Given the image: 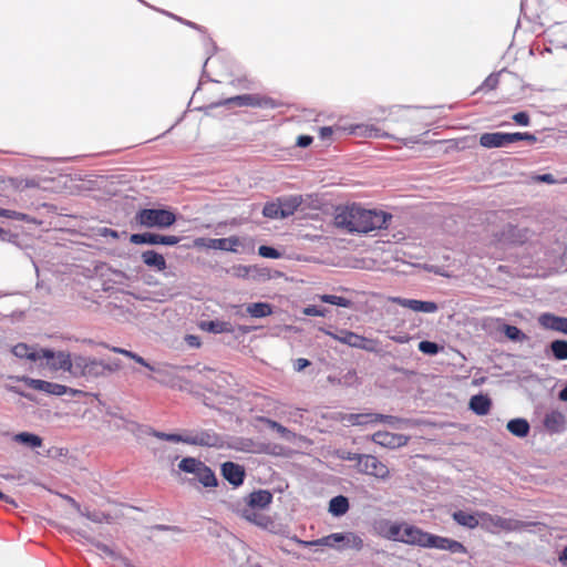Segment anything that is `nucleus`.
I'll return each instance as SVG.
<instances>
[{"instance_id":"nucleus-37","label":"nucleus","mask_w":567,"mask_h":567,"mask_svg":"<svg viewBox=\"0 0 567 567\" xmlns=\"http://www.w3.org/2000/svg\"><path fill=\"white\" fill-rule=\"evenodd\" d=\"M452 516L453 519L462 526L468 528H475L476 526H478V519L473 514L466 513L464 511H457L454 512Z\"/></svg>"},{"instance_id":"nucleus-48","label":"nucleus","mask_w":567,"mask_h":567,"mask_svg":"<svg viewBox=\"0 0 567 567\" xmlns=\"http://www.w3.org/2000/svg\"><path fill=\"white\" fill-rule=\"evenodd\" d=\"M361 340L362 341L358 342L360 346H355V348L362 349V350H365V351H369V352H377L378 351V344H379L378 340L369 339V338H365L363 336H361Z\"/></svg>"},{"instance_id":"nucleus-45","label":"nucleus","mask_w":567,"mask_h":567,"mask_svg":"<svg viewBox=\"0 0 567 567\" xmlns=\"http://www.w3.org/2000/svg\"><path fill=\"white\" fill-rule=\"evenodd\" d=\"M262 215L270 219L281 218L278 200L266 203L262 209Z\"/></svg>"},{"instance_id":"nucleus-43","label":"nucleus","mask_w":567,"mask_h":567,"mask_svg":"<svg viewBox=\"0 0 567 567\" xmlns=\"http://www.w3.org/2000/svg\"><path fill=\"white\" fill-rule=\"evenodd\" d=\"M553 355L557 360H567V341L555 340L550 343Z\"/></svg>"},{"instance_id":"nucleus-59","label":"nucleus","mask_w":567,"mask_h":567,"mask_svg":"<svg viewBox=\"0 0 567 567\" xmlns=\"http://www.w3.org/2000/svg\"><path fill=\"white\" fill-rule=\"evenodd\" d=\"M311 363L308 359H305V358H298L295 363H293V368L296 371H302L303 369H306L307 367H309Z\"/></svg>"},{"instance_id":"nucleus-32","label":"nucleus","mask_w":567,"mask_h":567,"mask_svg":"<svg viewBox=\"0 0 567 567\" xmlns=\"http://www.w3.org/2000/svg\"><path fill=\"white\" fill-rule=\"evenodd\" d=\"M200 328L212 333H230L234 328L229 322L220 320L206 321L200 324Z\"/></svg>"},{"instance_id":"nucleus-18","label":"nucleus","mask_w":567,"mask_h":567,"mask_svg":"<svg viewBox=\"0 0 567 567\" xmlns=\"http://www.w3.org/2000/svg\"><path fill=\"white\" fill-rule=\"evenodd\" d=\"M221 475L228 483L238 487L244 483L246 473L244 466L228 461L221 464Z\"/></svg>"},{"instance_id":"nucleus-19","label":"nucleus","mask_w":567,"mask_h":567,"mask_svg":"<svg viewBox=\"0 0 567 567\" xmlns=\"http://www.w3.org/2000/svg\"><path fill=\"white\" fill-rule=\"evenodd\" d=\"M392 301L401 307L408 308L415 312L433 313L436 312L439 307L433 301H422L416 299H405L401 297L392 298Z\"/></svg>"},{"instance_id":"nucleus-34","label":"nucleus","mask_w":567,"mask_h":567,"mask_svg":"<svg viewBox=\"0 0 567 567\" xmlns=\"http://www.w3.org/2000/svg\"><path fill=\"white\" fill-rule=\"evenodd\" d=\"M507 430L515 436L524 437L529 432V424L525 419H513L507 423Z\"/></svg>"},{"instance_id":"nucleus-38","label":"nucleus","mask_w":567,"mask_h":567,"mask_svg":"<svg viewBox=\"0 0 567 567\" xmlns=\"http://www.w3.org/2000/svg\"><path fill=\"white\" fill-rule=\"evenodd\" d=\"M14 441L18 443L25 444L30 447H40L42 445V439L29 432H22L14 436Z\"/></svg>"},{"instance_id":"nucleus-24","label":"nucleus","mask_w":567,"mask_h":567,"mask_svg":"<svg viewBox=\"0 0 567 567\" xmlns=\"http://www.w3.org/2000/svg\"><path fill=\"white\" fill-rule=\"evenodd\" d=\"M280 205V214L281 218L289 217L295 214V212L302 204V197L299 195L288 196V197H279L277 198Z\"/></svg>"},{"instance_id":"nucleus-17","label":"nucleus","mask_w":567,"mask_h":567,"mask_svg":"<svg viewBox=\"0 0 567 567\" xmlns=\"http://www.w3.org/2000/svg\"><path fill=\"white\" fill-rule=\"evenodd\" d=\"M349 422L352 425H362L368 423H378V422H384L389 424H395L400 420L392 415H384L380 413H358V414H350L349 415Z\"/></svg>"},{"instance_id":"nucleus-55","label":"nucleus","mask_w":567,"mask_h":567,"mask_svg":"<svg viewBox=\"0 0 567 567\" xmlns=\"http://www.w3.org/2000/svg\"><path fill=\"white\" fill-rule=\"evenodd\" d=\"M313 142L312 136L310 135H300L297 137L296 145L301 148H306L311 145Z\"/></svg>"},{"instance_id":"nucleus-22","label":"nucleus","mask_w":567,"mask_h":567,"mask_svg":"<svg viewBox=\"0 0 567 567\" xmlns=\"http://www.w3.org/2000/svg\"><path fill=\"white\" fill-rule=\"evenodd\" d=\"M527 229H520L513 225H507L502 231L498 240L508 244H523L527 240Z\"/></svg>"},{"instance_id":"nucleus-40","label":"nucleus","mask_w":567,"mask_h":567,"mask_svg":"<svg viewBox=\"0 0 567 567\" xmlns=\"http://www.w3.org/2000/svg\"><path fill=\"white\" fill-rule=\"evenodd\" d=\"M492 522L496 527H499L507 532L519 529L523 526V523H520L519 520L503 518L498 516L492 518Z\"/></svg>"},{"instance_id":"nucleus-5","label":"nucleus","mask_w":567,"mask_h":567,"mask_svg":"<svg viewBox=\"0 0 567 567\" xmlns=\"http://www.w3.org/2000/svg\"><path fill=\"white\" fill-rule=\"evenodd\" d=\"M118 368L104 363L96 359H86L84 357H76L74 359V377L99 378L105 375L107 372H113Z\"/></svg>"},{"instance_id":"nucleus-44","label":"nucleus","mask_w":567,"mask_h":567,"mask_svg":"<svg viewBox=\"0 0 567 567\" xmlns=\"http://www.w3.org/2000/svg\"><path fill=\"white\" fill-rule=\"evenodd\" d=\"M319 300L326 303L334 305L338 307L348 308L351 306V301L344 297L334 296V295H319Z\"/></svg>"},{"instance_id":"nucleus-52","label":"nucleus","mask_w":567,"mask_h":567,"mask_svg":"<svg viewBox=\"0 0 567 567\" xmlns=\"http://www.w3.org/2000/svg\"><path fill=\"white\" fill-rule=\"evenodd\" d=\"M258 254L265 258L276 259V258L280 257V252L277 249L269 247V246H260L258 248Z\"/></svg>"},{"instance_id":"nucleus-60","label":"nucleus","mask_w":567,"mask_h":567,"mask_svg":"<svg viewBox=\"0 0 567 567\" xmlns=\"http://www.w3.org/2000/svg\"><path fill=\"white\" fill-rule=\"evenodd\" d=\"M534 181L543 182V183H547V184L556 183V179L554 178V176L551 174L537 175L536 177H534Z\"/></svg>"},{"instance_id":"nucleus-39","label":"nucleus","mask_w":567,"mask_h":567,"mask_svg":"<svg viewBox=\"0 0 567 567\" xmlns=\"http://www.w3.org/2000/svg\"><path fill=\"white\" fill-rule=\"evenodd\" d=\"M106 348H109L112 352H115V353H120V354H123L132 360H134L136 363L150 369V370H155V367L151 365L148 362L145 361L144 358H142L141 355H138L137 353L135 352H132V351H128L126 349H122V348H118V347H109V346H105Z\"/></svg>"},{"instance_id":"nucleus-53","label":"nucleus","mask_w":567,"mask_h":567,"mask_svg":"<svg viewBox=\"0 0 567 567\" xmlns=\"http://www.w3.org/2000/svg\"><path fill=\"white\" fill-rule=\"evenodd\" d=\"M498 85V78L495 75H489L483 83L482 90L492 91L495 90Z\"/></svg>"},{"instance_id":"nucleus-56","label":"nucleus","mask_w":567,"mask_h":567,"mask_svg":"<svg viewBox=\"0 0 567 567\" xmlns=\"http://www.w3.org/2000/svg\"><path fill=\"white\" fill-rule=\"evenodd\" d=\"M332 134H333V130H332V127H330V126H323V127H320V128H319V137H320L322 141H328V142H330V141H331V137H332Z\"/></svg>"},{"instance_id":"nucleus-35","label":"nucleus","mask_w":567,"mask_h":567,"mask_svg":"<svg viewBox=\"0 0 567 567\" xmlns=\"http://www.w3.org/2000/svg\"><path fill=\"white\" fill-rule=\"evenodd\" d=\"M349 509V501L346 496L339 495L331 498L329 503V512L334 516L344 515Z\"/></svg>"},{"instance_id":"nucleus-36","label":"nucleus","mask_w":567,"mask_h":567,"mask_svg":"<svg viewBox=\"0 0 567 567\" xmlns=\"http://www.w3.org/2000/svg\"><path fill=\"white\" fill-rule=\"evenodd\" d=\"M246 311L254 318H264L272 313V307L267 302H254L247 306Z\"/></svg>"},{"instance_id":"nucleus-31","label":"nucleus","mask_w":567,"mask_h":567,"mask_svg":"<svg viewBox=\"0 0 567 567\" xmlns=\"http://www.w3.org/2000/svg\"><path fill=\"white\" fill-rule=\"evenodd\" d=\"M411 113L412 110L408 106H394L383 120L392 123L410 122Z\"/></svg>"},{"instance_id":"nucleus-16","label":"nucleus","mask_w":567,"mask_h":567,"mask_svg":"<svg viewBox=\"0 0 567 567\" xmlns=\"http://www.w3.org/2000/svg\"><path fill=\"white\" fill-rule=\"evenodd\" d=\"M176 368L171 364H162L159 367H155V370H152L156 373V375H150V379L155 382L168 386L175 388L178 385L179 378L175 374Z\"/></svg>"},{"instance_id":"nucleus-63","label":"nucleus","mask_w":567,"mask_h":567,"mask_svg":"<svg viewBox=\"0 0 567 567\" xmlns=\"http://www.w3.org/2000/svg\"><path fill=\"white\" fill-rule=\"evenodd\" d=\"M558 560L561 563L563 566L567 567V546L559 554Z\"/></svg>"},{"instance_id":"nucleus-46","label":"nucleus","mask_w":567,"mask_h":567,"mask_svg":"<svg viewBox=\"0 0 567 567\" xmlns=\"http://www.w3.org/2000/svg\"><path fill=\"white\" fill-rule=\"evenodd\" d=\"M0 217H6L9 219H14V220H22V221L29 220V216L27 214L20 213L17 210L4 209V208H0Z\"/></svg>"},{"instance_id":"nucleus-49","label":"nucleus","mask_w":567,"mask_h":567,"mask_svg":"<svg viewBox=\"0 0 567 567\" xmlns=\"http://www.w3.org/2000/svg\"><path fill=\"white\" fill-rule=\"evenodd\" d=\"M440 349L439 344L432 341H421L419 343V350L425 354H437Z\"/></svg>"},{"instance_id":"nucleus-20","label":"nucleus","mask_w":567,"mask_h":567,"mask_svg":"<svg viewBox=\"0 0 567 567\" xmlns=\"http://www.w3.org/2000/svg\"><path fill=\"white\" fill-rule=\"evenodd\" d=\"M538 322L545 329L567 334V318L565 317H558L553 313L546 312L539 316Z\"/></svg>"},{"instance_id":"nucleus-21","label":"nucleus","mask_w":567,"mask_h":567,"mask_svg":"<svg viewBox=\"0 0 567 567\" xmlns=\"http://www.w3.org/2000/svg\"><path fill=\"white\" fill-rule=\"evenodd\" d=\"M403 523L382 520L379 524V533L382 537L394 542H400L402 538Z\"/></svg>"},{"instance_id":"nucleus-25","label":"nucleus","mask_w":567,"mask_h":567,"mask_svg":"<svg viewBox=\"0 0 567 567\" xmlns=\"http://www.w3.org/2000/svg\"><path fill=\"white\" fill-rule=\"evenodd\" d=\"M321 331L324 332L327 336L331 337L332 339H334L341 343L348 344L352 348H355V346H360L358 342L362 341L360 334H357V333L346 330V329L340 330L337 333L331 332L326 329H321Z\"/></svg>"},{"instance_id":"nucleus-64","label":"nucleus","mask_w":567,"mask_h":567,"mask_svg":"<svg viewBox=\"0 0 567 567\" xmlns=\"http://www.w3.org/2000/svg\"><path fill=\"white\" fill-rule=\"evenodd\" d=\"M559 399L567 402V385L559 392Z\"/></svg>"},{"instance_id":"nucleus-11","label":"nucleus","mask_w":567,"mask_h":567,"mask_svg":"<svg viewBox=\"0 0 567 567\" xmlns=\"http://www.w3.org/2000/svg\"><path fill=\"white\" fill-rule=\"evenodd\" d=\"M221 440L217 433L212 430H198L186 433L185 444L216 447L219 446Z\"/></svg>"},{"instance_id":"nucleus-27","label":"nucleus","mask_w":567,"mask_h":567,"mask_svg":"<svg viewBox=\"0 0 567 567\" xmlns=\"http://www.w3.org/2000/svg\"><path fill=\"white\" fill-rule=\"evenodd\" d=\"M565 416L559 411H551L545 415L544 426L553 433L561 432L565 427Z\"/></svg>"},{"instance_id":"nucleus-28","label":"nucleus","mask_w":567,"mask_h":567,"mask_svg":"<svg viewBox=\"0 0 567 567\" xmlns=\"http://www.w3.org/2000/svg\"><path fill=\"white\" fill-rule=\"evenodd\" d=\"M468 405L475 414L486 415L492 408V401L486 394H476L471 398Z\"/></svg>"},{"instance_id":"nucleus-15","label":"nucleus","mask_w":567,"mask_h":567,"mask_svg":"<svg viewBox=\"0 0 567 567\" xmlns=\"http://www.w3.org/2000/svg\"><path fill=\"white\" fill-rule=\"evenodd\" d=\"M371 440L383 447L396 449L408 443V437L403 434L391 433L388 431H378Z\"/></svg>"},{"instance_id":"nucleus-29","label":"nucleus","mask_w":567,"mask_h":567,"mask_svg":"<svg viewBox=\"0 0 567 567\" xmlns=\"http://www.w3.org/2000/svg\"><path fill=\"white\" fill-rule=\"evenodd\" d=\"M12 353L20 359H28L31 361H37L41 359V349L37 350L35 348L20 342L12 347Z\"/></svg>"},{"instance_id":"nucleus-42","label":"nucleus","mask_w":567,"mask_h":567,"mask_svg":"<svg viewBox=\"0 0 567 567\" xmlns=\"http://www.w3.org/2000/svg\"><path fill=\"white\" fill-rule=\"evenodd\" d=\"M506 138V146L513 143H516L518 141H527L529 143H535L537 141L536 136L534 134L524 132H516V133H505Z\"/></svg>"},{"instance_id":"nucleus-2","label":"nucleus","mask_w":567,"mask_h":567,"mask_svg":"<svg viewBox=\"0 0 567 567\" xmlns=\"http://www.w3.org/2000/svg\"><path fill=\"white\" fill-rule=\"evenodd\" d=\"M301 546H327V547H336L338 549L344 547H351L357 550L362 549L363 540L360 536L353 533H333L328 536H324L315 540H298Z\"/></svg>"},{"instance_id":"nucleus-26","label":"nucleus","mask_w":567,"mask_h":567,"mask_svg":"<svg viewBox=\"0 0 567 567\" xmlns=\"http://www.w3.org/2000/svg\"><path fill=\"white\" fill-rule=\"evenodd\" d=\"M480 145L484 148H499L506 146L505 133H484L480 136Z\"/></svg>"},{"instance_id":"nucleus-62","label":"nucleus","mask_w":567,"mask_h":567,"mask_svg":"<svg viewBox=\"0 0 567 567\" xmlns=\"http://www.w3.org/2000/svg\"><path fill=\"white\" fill-rule=\"evenodd\" d=\"M186 341L187 343L190 346V347H199L200 346V341H199V338L197 336H193V334H189L186 337Z\"/></svg>"},{"instance_id":"nucleus-14","label":"nucleus","mask_w":567,"mask_h":567,"mask_svg":"<svg viewBox=\"0 0 567 567\" xmlns=\"http://www.w3.org/2000/svg\"><path fill=\"white\" fill-rule=\"evenodd\" d=\"M427 537V532L403 522L401 543L425 548Z\"/></svg>"},{"instance_id":"nucleus-54","label":"nucleus","mask_w":567,"mask_h":567,"mask_svg":"<svg viewBox=\"0 0 567 567\" xmlns=\"http://www.w3.org/2000/svg\"><path fill=\"white\" fill-rule=\"evenodd\" d=\"M513 120L518 125L527 126L529 124V115L526 112H518L514 114Z\"/></svg>"},{"instance_id":"nucleus-7","label":"nucleus","mask_w":567,"mask_h":567,"mask_svg":"<svg viewBox=\"0 0 567 567\" xmlns=\"http://www.w3.org/2000/svg\"><path fill=\"white\" fill-rule=\"evenodd\" d=\"M226 105L251 106L261 109H277L281 105L277 100L260 94H243L225 100Z\"/></svg>"},{"instance_id":"nucleus-23","label":"nucleus","mask_w":567,"mask_h":567,"mask_svg":"<svg viewBox=\"0 0 567 567\" xmlns=\"http://www.w3.org/2000/svg\"><path fill=\"white\" fill-rule=\"evenodd\" d=\"M272 501V495L268 491L259 489L249 494L247 498V507L254 509H262Z\"/></svg>"},{"instance_id":"nucleus-12","label":"nucleus","mask_w":567,"mask_h":567,"mask_svg":"<svg viewBox=\"0 0 567 567\" xmlns=\"http://www.w3.org/2000/svg\"><path fill=\"white\" fill-rule=\"evenodd\" d=\"M130 241L134 245H165L175 246L179 243V238L173 235H159L154 233L133 234Z\"/></svg>"},{"instance_id":"nucleus-3","label":"nucleus","mask_w":567,"mask_h":567,"mask_svg":"<svg viewBox=\"0 0 567 567\" xmlns=\"http://www.w3.org/2000/svg\"><path fill=\"white\" fill-rule=\"evenodd\" d=\"M135 220L147 228H167L176 221V215L164 208H144L137 212Z\"/></svg>"},{"instance_id":"nucleus-9","label":"nucleus","mask_w":567,"mask_h":567,"mask_svg":"<svg viewBox=\"0 0 567 567\" xmlns=\"http://www.w3.org/2000/svg\"><path fill=\"white\" fill-rule=\"evenodd\" d=\"M41 359L47 360V364L52 371H68L73 375L74 361H72L70 353L64 351L54 352L50 349H41Z\"/></svg>"},{"instance_id":"nucleus-33","label":"nucleus","mask_w":567,"mask_h":567,"mask_svg":"<svg viewBox=\"0 0 567 567\" xmlns=\"http://www.w3.org/2000/svg\"><path fill=\"white\" fill-rule=\"evenodd\" d=\"M243 517L261 527H267L271 523L269 516L248 507L243 509Z\"/></svg>"},{"instance_id":"nucleus-6","label":"nucleus","mask_w":567,"mask_h":567,"mask_svg":"<svg viewBox=\"0 0 567 567\" xmlns=\"http://www.w3.org/2000/svg\"><path fill=\"white\" fill-rule=\"evenodd\" d=\"M178 468L185 473L195 474L205 487L217 486L215 473L204 462L195 457L183 458L178 464Z\"/></svg>"},{"instance_id":"nucleus-57","label":"nucleus","mask_w":567,"mask_h":567,"mask_svg":"<svg viewBox=\"0 0 567 567\" xmlns=\"http://www.w3.org/2000/svg\"><path fill=\"white\" fill-rule=\"evenodd\" d=\"M390 339L396 343L403 344L410 342L412 340V337L409 333H400L390 336Z\"/></svg>"},{"instance_id":"nucleus-4","label":"nucleus","mask_w":567,"mask_h":567,"mask_svg":"<svg viewBox=\"0 0 567 567\" xmlns=\"http://www.w3.org/2000/svg\"><path fill=\"white\" fill-rule=\"evenodd\" d=\"M347 458L349 461L357 462L358 471L360 473L374 476L380 480H386L390 477L389 467L374 455L350 454Z\"/></svg>"},{"instance_id":"nucleus-8","label":"nucleus","mask_w":567,"mask_h":567,"mask_svg":"<svg viewBox=\"0 0 567 567\" xmlns=\"http://www.w3.org/2000/svg\"><path fill=\"white\" fill-rule=\"evenodd\" d=\"M196 248L217 249L223 251L237 252L243 243L238 236L227 238H204L199 237L194 240Z\"/></svg>"},{"instance_id":"nucleus-10","label":"nucleus","mask_w":567,"mask_h":567,"mask_svg":"<svg viewBox=\"0 0 567 567\" xmlns=\"http://www.w3.org/2000/svg\"><path fill=\"white\" fill-rule=\"evenodd\" d=\"M19 380L22 381L28 388H30L32 390L45 392V393L52 394V395L60 396V395H63L69 392L72 394L78 393V391L69 389L65 385L44 381V380L32 379L29 377H22Z\"/></svg>"},{"instance_id":"nucleus-30","label":"nucleus","mask_w":567,"mask_h":567,"mask_svg":"<svg viewBox=\"0 0 567 567\" xmlns=\"http://www.w3.org/2000/svg\"><path fill=\"white\" fill-rule=\"evenodd\" d=\"M141 257L146 266L153 267L158 271H164L167 267L164 256L155 250L143 251Z\"/></svg>"},{"instance_id":"nucleus-1","label":"nucleus","mask_w":567,"mask_h":567,"mask_svg":"<svg viewBox=\"0 0 567 567\" xmlns=\"http://www.w3.org/2000/svg\"><path fill=\"white\" fill-rule=\"evenodd\" d=\"M388 215L383 212L364 209L357 205L339 207L334 216L337 227L349 233H370L386 226Z\"/></svg>"},{"instance_id":"nucleus-47","label":"nucleus","mask_w":567,"mask_h":567,"mask_svg":"<svg viewBox=\"0 0 567 567\" xmlns=\"http://www.w3.org/2000/svg\"><path fill=\"white\" fill-rule=\"evenodd\" d=\"M361 340L362 341L358 342L360 346H355V348L362 349V350H365V351H369V352H377L378 351V344H379L378 340L369 339V338H365L363 336H361Z\"/></svg>"},{"instance_id":"nucleus-13","label":"nucleus","mask_w":567,"mask_h":567,"mask_svg":"<svg viewBox=\"0 0 567 567\" xmlns=\"http://www.w3.org/2000/svg\"><path fill=\"white\" fill-rule=\"evenodd\" d=\"M425 548H436L441 550H447L452 554H466V547L454 539L442 537L437 535H433L429 533L427 542L425 544Z\"/></svg>"},{"instance_id":"nucleus-61","label":"nucleus","mask_w":567,"mask_h":567,"mask_svg":"<svg viewBox=\"0 0 567 567\" xmlns=\"http://www.w3.org/2000/svg\"><path fill=\"white\" fill-rule=\"evenodd\" d=\"M185 440H186V433L185 434H168L165 436V441H171V442H182V443H185Z\"/></svg>"},{"instance_id":"nucleus-58","label":"nucleus","mask_w":567,"mask_h":567,"mask_svg":"<svg viewBox=\"0 0 567 567\" xmlns=\"http://www.w3.org/2000/svg\"><path fill=\"white\" fill-rule=\"evenodd\" d=\"M266 422L269 424V426L274 430H276L278 433H280L281 435H286L287 433H289V431L284 426L281 425L280 423L276 422V421H272V420H269L267 419Z\"/></svg>"},{"instance_id":"nucleus-51","label":"nucleus","mask_w":567,"mask_h":567,"mask_svg":"<svg viewBox=\"0 0 567 567\" xmlns=\"http://www.w3.org/2000/svg\"><path fill=\"white\" fill-rule=\"evenodd\" d=\"M302 313L309 317H324L327 313V309L319 308L317 306H308L303 308Z\"/></svg>"},{"instance_id":"nucleus-50","label":"nucleus","mask_w":567,"mask_h":567,"mask_svg":"<svg viewBox=\"0 0 567 567\" xmlns=\"http://www.w3.org/2000/svg\"><path fill=\"white\" fill-rule=\"evenodd\" d=\"M505 336L514 341L522 340L525 338V334L515 326L506 324L504 328Z\"/></svg>"},{"instance_id":"nucleus-41","label":"nucleus","mask_w":567,"mask_h":567,"mask_svg":"<svg viewBox=\"0 0 567 567\" xmlns=\"http://www.w3.org/2000/svg\"><path fill=\"white\" fill-rule=\"evenodd\" d=\"M360 130V135L368 138H380V137H390V135L375 125H362L358 127Z\"/></svg>"}]
</instances>
